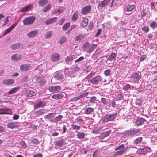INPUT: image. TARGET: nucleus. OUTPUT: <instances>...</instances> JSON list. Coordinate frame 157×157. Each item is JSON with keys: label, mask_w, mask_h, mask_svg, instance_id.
<instances>
[{"label": "nucleus", "mask_w": 157, "mask_h": 157, "mask_svg": "<svg viewBox=\"0 0 157 157\" xmlns=\"http://www.w3.org/2000/svg\"><path fill=\"white\" fill-rule=\"evenodd\" d=\"M33 80L39 84L40 87L43 86L46 82L43 76L41 75L35 76L33 78Z\"/></svg>", "instance_id": "1"}, {"label": "nucleus", "mask_w": 157, "mask_h": 157, "mask_svg": "<svg viewBox=\"0 0 157 157\" xmlns=\"http://www.w3.org/2000/svg\"><path fill=\"white\" fill-rule=\"evenodd\" d=\"M96 47V45L93 44H91L88 42H86L84 44L82 47V48L84 51H86L88 53L91 52Z\"/></svg>", "instance_id": "2"}, {"label": "nucleus", "mask_w": 157, "mask_h": 157, "mask_svg": "<svg viewBox=\"0 0 157 157\" xmlns=\"http://www.w3.org/2000/svg\"><path fill=\"white\" fill-rule=\"evenodd\" d=\"M125 146L124 144H121L120 145L116 147H115V150L116 151L122 149L121 150L117 151L115 153L117 155H119L125 153L127 150V147L124 148Z\"/></svg>", "instance_id": "3"}, {"label": "nucleus", "mask_w": 157, "mask_h": 157, "mask_svg": "<svg viewBox=\"0 0 157 157\" xmlns=\"http://www.w3.org/2000/svg\"><path fill=\"white\" fill-rule=\"evenodd\" d=\"M35 19L36 17L33 16L27 17L23 20V24L25 25L32 24L34 23Z\"/></svg>", "instance_id": "4"}, {"label": "nucleus", "mask_w": 157, "mask_h": 157, "mask_svg": "<svg viewBox=\"0 0 157 157\" xmlns=\"http://www.w3.org/2000/svg\"><path fill=\"white\" fill-rule=\"evenodd\" d=\"M102 81V77L100 75H97L90 80V82L93 84H97Z\"/></svg>", "instance_id": "5"}, {"label": "nucleus", "mask_w": 157, "mask_h": 157, "mask_svg": "<svg viewBox=\"0 0 157 157\" xmlns=\"http://www.w3.org/2000/svg\"><path fill=\"white\" fill-rule=\"evenodd\" d=\"M140 78V76L139 74L137 73H134L132 74L130 77L131 81L134 83L138 82Z\"/></svg>", "instance_id": "6"}, {"label": "nucleus", "mask_w": 157, "mask_h": 157, "mask_svg": "<svg viewBox=\"0 0 157 157\" xmlns=\"http://www.w3.org/2000/svg\"><path fill=\"white\" fill-rule=\"evenodd\" d=\"M151 152V149L149 147H146L143 148H140L138 149L137 151V153L138 154H141Z\"/></svg>", "instance_id": "7"}, {"label": "nucleus", "mask_w": 157, "mask_h": 157, "mask_svg": "<svg viewBox=\"0 0 157 157\" xmlns=\"http://www.w3.org/2000/svg\"><path fill=\"white\" fill-rule=\"evenodd\" d=\"M116 115L117 113L110 115H107L104 118L103 121L104 122H107L112 121L115 118Z\"/></svg>", "instance_id": "8"}, {"label": "nucleus", "mask_w": 157, "mask_h": 157, "mask_svg": "<svg viewBox=\"0 0 157 157\" xmlns=\"http://www.w3.org/2000/svg\"><path fill=\"white\" fill-rule=\"evenodd\" d=\"M91 10V6L87 5L85 6L82 9L81 12L83 14L86 15L89 13Z\"/></svg>", "instance_id": "9"}, {"label": "nucleus", "mask_w": 157, "mask_h": 157, "mask_svg": "<svg viewBox=\"0 0 157 157\" xmlns=\"http://www.w3.org/2000/svg\"><path fill=\"white\" fill-rule=\"evenodd\" d=\"M38 31L37 30L31 31L27 33V36L29 38H33L36 36L38 34Z\"/></svg>", "instance_id": "10"}, {"label": "nucleus", "mask_w": 157, "mask_h": 157, "mask_svg": "<svg viewBox=\"0 0 157 157\" xmlns=\"http://www.w3.org/2000/svg\"><path fill=\"white\" fill-rule=\"evenodd\" d=\"M19 20L17 21L12 25L9 27L8 29H6L4 33V35H5L10 32L13 30V29H14L15 27L17 25L19 22Z\"/></svg>", "instance_id": "11"}, {"label": "nucleus", "mask_w": 157, "mask_h": 157, "mask_svg": "<svg viewBox=\"0 0 157 157\" xmlns=\"http://www.w3.org/2000/svg\"><path fill=\"white\" fill-rule=\"evenodd\" d=\"M11 59L12 60L15 61H20L22 59V56L19 54H15L12 56Z\"/></svg>", "instance_id": "12"}, {"label": "nucleus", "mask_w": 157, "mask_h": 157, "mask_svg": "<svg viewBox=\"0 0 157 157\" xmlns=\"http://www.w3.org/2000/svg\"><path fill=\"white\" fill-rule=\"evenodd\" d=\"M23 47V45L21 43H14L12 44L10 48L13 50H16Z\"/></svg>", "instance_id": "13"}, {"label": "nucleus", "mask_w": 157, "mask_h": 157, "mask_svg": "<svg viewBox=\"0 0 157 157\" xmlns=\"http://www.w3.org/2000/svg\"><path fill=\"white\" fill-rule=\"evenodd\" d=\"M110 1V0H104L99 3L98 5V7L100 9H101L105 6Z\"/></svg>", "instance_id": "14"}, {"label": "nucleus", "mask_w": 157, "mask_h": 157, "mask_svg": "<svg viewBox=\"0 0 157 157\" xmlns=\"http://www.w3.org/2000/svg\"><path fill=\"white\" fill-rule=\"evenodd\" d=\"M7 126L8 128L13 129L15 128H17L18 125L17 122H11L8 124Z\"/></svg>", "instance_id": "15"}, {"label": "nucleus", "mask_w": 157, "mask_h": 157, "mask_svg": "<svg viewBox=\"0 0 157 157\" xmlns=\"http://www.w3.org/2000/svg\"><path fill=\"white\" fill-rule=\"evenodd\" d=\"M11 111L10 110L8 109H4L3 108H0V114H10Z\"/></svg>", "instance_id": "16"}, {"label": "nucleus", "mask_w": 157, "mask_h": 157, "mask_svg": "<svg viewBox=\"0 0 157 157\" xmlns=\"http://www.w3.org/2000/svg\"><path fill=\"white\" fill-rule=\"evenodd\" d=\"M25 94L28 97H31L36 95V93L33 91L26 89L25 90Z\"/></svg>", "instance_id": "17"}, {"label": "nucleus", "mask_w": 157, "mask_h": 157, "mask_svg": "<svg viewBox=\"0 0 157 157\" xmlns=\"http://www.w3.org/2000/svg\"><path fill=\"white\" fill-rule=\"evenodd\" d=\"M30 67L31 66L29 64H25L21 65L20 69L23 71H25L29 70Z\"/></svg>", "instance_id": "18"}, {"label": "nucleus", "mask_w": 157, "mask_h": 157, "mask_svg": "<svg viewBox=\"0 0 157 157\" xmlns=\"http://www.w3.org/2000/svg\"><path fill=\"white\" fill-rule=\"evenodd\" d=\"M110 131H108L105 132L101 133L100 136H98L99 139L101 140H102L105 137L108 136L111 133Z\"/></svg>", "instance_id": "19"}, {"label": "nucleus", "mask_w": 157, "mask_h": 157, "mask_svg": "<svg viewBox=\"0 0 157 157\" xmlns=\"http://www.w3.org/2000/svg\"><path fill=\"white\" fill-rule=\"evenodd\" d=\"M88 22V21L86 17H83L81 20V25L83 27H86L87 25Z\"/></svg>", "instance_id": "20"}, {"label": "nucleus", "mask_w": 157, "mask_h": 157, "mask_svg": "<svg viewBox=\"0 0 157 157\" xmlns=\"http://www.w3.org/2000/svg\"><path fill=\"white\" fill-rule=\"evenodd\" d=\"M135 7V6L134 5H128L124 9V11L126 12H131L133 10Z\"/></svg>", "instance_id": "21"}, {"label": "nucleus", "mask_w": 157, "mask_h": 157, "mask_svg": "<svg viewBox=\"0 0 157 157\" xmlns=\"http://www.w3.org/2000/svg\"><path fill=\"white\" fill-rule=\"evenodd\" d=\"M57 18L55 17L46 20L45 21L46 25H49L55 22L57 20Z\"/></svg>", "instance_id": "22"}, {"label": "nucleus", "mask_w": 157, "mask_h": 157, "mask_svg": "<svg viewBox=\"0 0 157 157\" xmlns=\"http://www.w3.org/2000/svg\"><path fill=\"white\" fill-rule=\"evenodd\" d=\"M146 121L145 119L143 118H138L136 121V124L138 125H140L144 124Z\"/></svg>", "instance_id": "23"}, {"label": "nucleus", "mask_w": 157, "mask_h": 157, "mask_svg": "<svg viewBox=\"0 0 157 157\" xmlns=\"http://www.w3.org/2000/svg\"><path fill=\"white\" fill-rule=\"evenodd\" d=\"M14 80L13 79H6L4 80L3 83L7 85H10L14 83Z\"/></svg>", "instance_id": "24"}, {"label": "nucleus", "mask_w": 157, "mask_h": 157, "mask_svg": "<svg viewBox=\"0 0 157 157\" xmlns=\"http://www.w3.org/2000/svg\"><path fill=\"white\" fill-rule=\"evenodd\" d=\"M48 90L49 91L51 92L56 91L59 90V86H52L49 87Z\"/></svg>", "instance_id": "25"}, {"label": "nucleus", "mask_w": 157, "mask_h": 157, "mask_svg": "<svg viewBox=\"0 0 157 157\" xmlns=\"http://www.w3.org/2000/svg\"><path fill=\"white\" fill-rule=\"evenodd\" d=\"M45 113V111L44 109H40L35 113V114L37 116H39Z\"/></svg>", "instance_id": "26"}, {"label": "nucleus", "mask_w": 157, "mask_h": 157, "mask_svg": "<svg viewBox=\"0 0 157 157\" xmlns=\"http://www.w3.org/2000/svg\"><path fill=\"white\" fill-rule=\"evenodd\" d=\"M78 11H76L73 14L72 19L74 21H75L78 19Z\"/></svg>", "instance_id": "27"}, {"label": "nucleus", "mask_w": 157, "mask_h": 157, "mask_svg": "<svg viewBox=\"0 0 157 157\" xmlns=\"http://www.w3.org/2000/svg\"><path fill=\"white\" fill-rule=\"evenodd\" d=\"M85 37V36L84 35L81 34L76 37L75 40L77 41H80L82 39L84 38Z\"/></svg>", "instance_id": "28"}, {"label": "nucleus", "mask_w": 157, "mask_h": 157, "mask_svg": "<svg viewBox=\"0 0 157 157\" xmlns=\"http://www.w3.org/2000/svg\"><path fill=\"white\" fill-rule=\"evenodd\" d=\"M48 2V0H39L38 4L40 6L43 7Z\"/></svg>", "instance_id": "29"}, {"label": "nucleus", "mask_w": 157, "mask_h": 157, "mask_svg": "<svg viewBox=\"0 0 157 157\" xmlns=\"http://www.w3.org/2000/svg\"><path fill=\"white\" fill-rule=\"evenodd\" d=\"M54 117V114L53 113H51L46 115L45 118L49 121H52V119Z\"/></svg>", "instance_id": "30"}, {"label": "nucleus", "mask_w": 157, "mask_h": 157, "mask_svg": "<svg viewBox=\"0 0 157 157\" xmlns=\"http://www.w3.org/2000/svg\"><path fill=\"white\" fill-rule=\"evenodd\" d=\"M116 55L115 53H112L109 56V57L108 58L107 60L112 61L115 58Z\"/></svg>", "instance_id": "31"}, {"label": "nucleus", "mask_w": 157, "mask_h": 157, "mask_svg": "<svg viewBox=\"0 0 157 157\" xmlns=\"http://www.w3.org/2000/svg\"><path fill=\"white\" fill-rule=\"evenodd\" d=\"M51 59L52 61H56L59 59V55L58 54L53 55L51 57Z\"/></svg>", "instance_id": "32"}, {"label": "nucleus", "mask_w": 157, "mask_h": 157, "mask_svg": "<svg viewBox=\"0 0 157 157\" xmlns=\"http://www.w3.org/2000/svg\"><path fill=\"white\" fill-rule=\"evenodd\" d=\"M32 7V6L30 5L27 6L25 7H23L21 10V11L22 12H25L29 11L30 10Z\"/></svg>", "instance_id": "33"}, {"label": "nucleus", "mask_w": 157, "mask_h": 157, "mask_svg": "<svg viewBox=\"0 0 157 157\" xmlns=\"http://www.w3.org/2000/svg\"><path fill=\"white\" fill-rule=\"evenodd\" d=\"M94 109L92 108H87L85 109V113L87 114H89L93 111Z\"/></svg>", "instance_id": "34"}, {"label": "nucleus", "mask_w": 157, "mask_h": 157, "mask_svg": "<svg viewBox=\"0 0 157 157\" xmlns=\"http://www.w3.org/2000/svg\"><path fill=\"white\" fill-rule=\"evenodd\" d=\"M19 87H14V88L12 89L11 90L8 92V94H13L14 93L17 91V90L19 89Z\"/></svg>", "instance_id": "35"}, {"label": "nucleus", "mask_w": 157, "mask_h": 157, "mask_svg": "<svg viewBox=\"0 0 157 157\" xmlns=\"http://www.w3.org/2000/svg\"><path fill=\"white\" fill-rule=\"evenodd\" d=\"M44 106V105L43 102L41 101H40L37 103L36 104L34 107L35 108L37 109Z\"/></svg>", "instance_id": "36"}, {"label": "nucleus", "mask_w": 157, "mask_h": 157, "mask_svg": "<svg viewBox=\"0 0 157 157\" xmlns=\"http://www.w3.org/2000/svg\"><path fill=\"white\" fill-rule=\"evenodd\" d=\"M101 129V127H96L92 130V132L94 133H97Z\"/></svg>", "instance_id": "37"}, {"label": "nucleus", "mask_w": 157, "mask_h": 157, "mask_svg": "<svg viewBox=\"0 0 157 157\" xmlns=\"http://www.w3.org/2000/svg\"><path fill=\"white\" fill-rule=\"evenodd\" d=\"M53 34V32L50 31L47 33L45 35V37L46 39H48Z\"/></svg>", "instance_id": "38"}, {"label": "nucleus", "mask_w": 157, "mask_h": 157, "mask_svg": "<svg viewBox=\"0 0 157 157\" xmlns=\"http://www.w3.org/2000/svg\"><path fill=\"white\" fill-rule=\"evenodd\" d=\"M39 142V141L36 138H34L31 140V143L33 144H37Z\"/></svg>", "instance_id": "39"}, {"label": "nucleus", "mask_w": 157, "mask_h": 157, "mask_svg": "<svg viewBox=\"0 0 157 157\" xmlns=\"http://www.w3.org/2000/svg\"><path fill=\"white\" fill-rule=\"evenodd\" d=\"M150 27L152 29H154L157 27V22L153 21L150 24Z\"/></svg>", "instance_id": "40"}, {"label": "nucleus", "mask_w": 157, "mask_h": 157, "mask_svg": "<svg viewBox=\"0 0 157 157\" xmlns=\"http://www.w3.org/2000/svg\"><path fill=\"white\" fill-rule=\"evenodd\" d=\"M142 140V138L141 137H139L136 139L134 142V144H137L140 143Z\"/></svg>", "instance_id": "41"}, {"label": "nucleus", "mask_w": 157, "mask_h": 157, "mask_svg": "<svg viewBox=\"0 0 157 157\" xmlns=\"http://www.w3.org/2000/svg\"><path fill=\"white\" fill-rule=\"evenodd\" d=\"M124 136L125 138L132 135L131 131H128L125 132L124 134Z\"/></svg>", "instance_id": "42"}, {"label": "nucleus", "mask_w": 157, "mask_h": 157, "mask_svg": "<svg viewBox=\"0 0 157 157\" xmlns=\"http://www.w3.org/2000/svg\"><path fill=\"white\" fill-rule=\"evenodd\" d=\"M77 137L79 139H82L85 136V134L84 133H79L77 134Z\"/></svg>", "instance_id": "43"}, {"label": "nucleus", "mask_w": 157, "mask_h": 157, "mask_svg": "<svg viewBox=\"0 0 157 157\" xmlns=\"http://www.w3.org/2000/svg\"><path fill=\"white\" fill-rule=\"evenodd\" d=\"M51 6V5L50 4H48L43 9V11L44 12H47L50 9Z\"/></svg>", "instance_id": "44"}, {"label": "nucleus", "mask_w": 157, "mask_h": 157, "mask_svg": "<svg viewBox=\"0 0 157 157\" xmlns=\"http://www.w3.org/2000/svg\"><path fill=\"white\" fill-rule=\"evenodd\" d=\"M67 40V38L64 36L62 37L59 40V43L62 44L66 42Z\"/></svg>", "instance_id": "45"}, {"label": "nucleus", "mask_w": 157, "mask_h": 157, "mask_svg": "<svg viewBox=\"0 0 157 157\" xmlns=\"http://www.w3.org/2000/svg\"><path fill=\"white\" fill-rule=\"evenodd\" d=\"M10 18V17L9 16H7V17L4 20V23L2 25V26H4L6 25L7 23V22L9 21V19Z\"/></svg>", "instance_id": "46"}, {"label": "nucleus", "mask_w": 157, "mask_h": 157, "mask_svg": "<svg viewBox=\"0 0 157 157\" xmlns=\"http://www.w3.org/2000/svg\"><path fill=\"white\" fill-rule=\"evenodd\" d=\"M70 25L69 23H67L65 24L63 26V30H66L68 27L70 26Z\"/></svg>", "instance_id": "47"}, {"label": "nucleus", "mask_w": 157, "mask_h": 157, "mask_svg": "<svg viewBox=\"0 0 157 157\" xmlns=\"http://www.w3.org/2000/svg\"><path fill=\"white\" fill-rule=\"evenodd\" d=\"M110 73V70H107L104 71V74L106 76H108L109 75Z\"/></svg>", "instance_id": "48"}, {"label": "nucleus", "mask_w": 157, "mask_h": 157, "mask_svg": "<svg viewBox=\"0 0 157 157\" xmlns=\"http://www.w3.org/2000/svg\"><path fill=\"white\" fill-rule=\"evenodd\" d=\"M140 131L139 129H136L131 131L132 135H135L139 133Z\"/></svg>", "instance_id": "49"}, {"label": "nucleus", "mask_w": 157, "mask_h": 157, "mask_svg": "<svg viewBox=\"0 0 157 157\" xmlns=\"http://www.w3.org/2000/svg\"><path fill=\"white\" fill-rule=\"evenodd\" d=\"M80 99V98L79 96L77 97H75L72 98L70 100V101H76L77 100H79Z\"/></svg>", "instance_id": "50"}, {"label": "nucleus", "mask_w": 157, "mask_h": 157, "mask_svg": "<svg viewBox=\"0 0 157 157\" xmlns=\"http://www.w3.org/2000/svg\"><path fill=\"white\" fill-rule=\"evenodd\" d=\"M72 128L73 130H78L80 128V126L76 125H72Z\"/></svg>", "instance_id": "51"}, {"label": "nucleus", "mask_w": 157, "mask_h": 157, "mask_svg": "<svg viewBox=\"0 0 157 157\" xmlns=\"http://www.w3.org/2000/svg\"><path fill=\"white\" fill-rule=\"evenodd\" d=\"M130 87V86L129 84H127L123 87V90H124L126 91L129 89Z\"/></svg>", "instance_id": "52"}, {"label": "nucleus", "mask_w": 157, "mask_h": 157, "mask_svg": "<svg viewBox=\"0 0 157 157\" xmlns=\"http://www.w3.org/2000/svg\"><path fill=\"white\" fill-rule=\"evenodd\" d=\"M52 97L54 99H59V94H54L52 96Z\"/></svg>", "instance_id": "53"}, {"label": "nucleus", "mask_w": 157, "mask_h": 157, "mask_svg": "<svg viewBox=\"0 0 157 157\" xmlns=\"http://www.w3.org/2000/svg\"><path fill=\"white\" fill-rule=\"evenodd\" d=\"M73 59V58L71 56H67L66 58L67 63H69V62L72 61Z\"/></svg>", "instance_id": "54"}, {"label": "nucleus", "mask_w": 157, "mask_h": 157, "mask_svg": "<svg viewBox=\"0 0 157 157\" xmlns=\"http://www.w3.org/2000/svg\"><path fill=\"white\" fill-rule=\"evenodd\" d=\"M88 94V92H86L83 93L82 94L80 95L79 96L80 98H81L83 97H85L86 96H87Z\"/></svg>", "instance_id": "55"}, {"label": "nucleus", "mask_w": 157, "mask_h": 157, "mask_svg": "<svg viewBox=\"0 0 157 157\" xmlns=\"http://www.w3.org/2000/svg\"><path fill=\"white\" fill-rule=\"evenodd\" d=\"M143 31L146 32H148L149 30V28L147 26H144L142 28Z\"/></svg>", "instance_id": "56"}, {"label": "nucleus", "mask_w": 157, "mask_h": 157, "mask_svg": "<svg viewBox=\"0 0 157 157\" xmlns=\"http://www.w3.org/2000/svg\"><path fill=\"white\" fill-rule=\"evenodd\" d=\"M84 58L82 56L79 57L78 59L75 60V63L80 62L82 60L84 59Z\"/></svg>", "instance_id": "57"}, {"label": "nucleus", "mask_w": 157, "mask_h": 157, "mask_svg": "<svg viewBox=\"0 0 157 157\" xmlns=\"http://www.w3.org/2000/svg\"><path fill=\"white\" fill-rule=\"evenodd\" d=\"M43 155L41 153H39L35 154L33 156V157H42Z\"/></svg>", "instance_id": "58"}, {"label": "nucleus", "mask_w": 157, "mask_h": 157, "mask_svg": "<svg viewBox=\"0 0 157 157\" xmlns=\"http://www.w3.org/2000/svg\"><path fill=\"white\" fill-rule=\"evenodd\" d=\"M96 99V98L95 97H92L90 98V102L91 103H93Z\"/></svg>", "instance_id": "59"}, {"label": "nucleus", "mask_w": 157, "mask_h": 157, "mask_svg": "<svg viewBox=\"0 0 157 157\" xmlns=\"http://www.w3.org/2000/svg\"><path fill=\"white\" fill-rule=\"evenodd\" d=\"M19 118V116L18 115L15 114L14 115L13 117V119L15 120H17Z\"/></svg>", "instance_id": "60"}, {"label": "nucleus", "mask_w": 157, "mask_h": 157, "mask_svg": "<svg viewBox=\"0 0 157 157\" xmlns=\"http://www.w3.org/2000/svg\"><path fill=\"white\" fill-rule=\"evenodd\" d=\"M5 131V128L3 127L0 126V133L3 132Z\"/></svg>", "instance_id": "61"}, {"label": "nucleus", "mask_w": 157, "mask_h": 157, "mask_svg": "<svg viewBox=\"0 0 157 157\" xmlns=\"http://www.w3.org/2000/svg\"><path fill=\"white\" fill-rule=\"evenodd\" d=\"M101 29H99L98 30L97 32L96 35V36H97L101 33Z\"/></svg>", "instance_id": "62"}, {"label": "nucleus", "mask_w": 157, "mask_h": 157, "mask_svg": "<svg viewBox=\"0 0 157 157\" xmlns=\"http://www.w3.org/2000/svg\"><path fill=\"white\" fill-rule=\"evenodd\" d=\"M151 8L152 9H154L155 8L154 3L153 2H151Z\"/></svg>", "instance_id": "63"}, {"label": "nucleus", "mask_w": 157, "mask_h": 157, "mask_svg": "<svg viewBox=\"0 0 157 157\" xmlns=\"http://www.w3.org/2000/svg\"><path fill=\"white\" fill-rule=\"evenodd\" d=\"M153 83L154 85H157V78H155L153 80Z\"/></svg>", "instance_id": "64"}]
</instances>
